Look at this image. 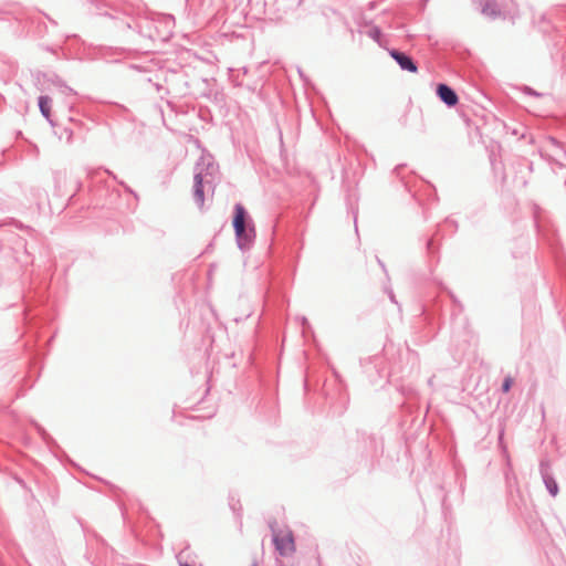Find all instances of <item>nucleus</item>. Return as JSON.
Wrapping results in <instances>:
<instances>
[{
    "mask_svg": "<svg viewBox=\"0 0 566 566\" xmlns=\"http://www.w3.org/2000/svg\"><path fill=\"white\" fill-rule=\"evenodd\" d=\"M273 544L281 556H291L296 551L293 532L289 527L272 528Z\"/></svg>",
    "mask_w": 566,
    "mask_h": 566,
    "instance_id": "obj_1",
    "label": "nucleus"
},
{
    "mask_svg": "<svg viewBox=\"0 0 566 566\" xmlns=\"http://www.w3.org/2000/svg\"><path fill=\"white\" fill-rule=\"evenodd\" d=\"M247 220V211L242 205H235L234 207V218H233V228L235 231L237 239L240 244L250 242L254 237V227L251 226L247 229L245 227Z\"/></svg>",
    "mask_w": 566,
    "mask_h": 566,
    "instance_id": "obj_2",
    "label": "nucleus"
},
{
    "mask_svg": "<svg viewBox=\"0 0 566 566\" xmlns=\"http://www.w3.org/2000/svg\"><path fill=\"white\" fill-rule=\"evenodd\" d=\"M437 94L448 106H454L458 103L457 94L446 84L438 85Z\"/></svg>",
    "mask_w": 566,
    "mask_h": 566,
    "instance_id": "obj_3",
    "label": "nucleus"
},
{
    "mask_svg": "<svg viewBox=\"0 0 566 566\" xmlns=\"http://www.w3.org/2000/svg\"><path fill=\"white\" fill-rule=\"evenodd\" d=\"M390 55L395 59V61L399 64V66L402 70H407V71H409L411 73H416L417 72L418 69H417L416 64L406 54H403L401 52H398V51H391Z\"/></svg>",
    "mask_w": 566,
    "mask_h": 566,
    "instance_id": "obj_4",
    "label": "nucleus"
},
{
    "mask_svg": "<svg viewBox=\"0 0 566 566\" xmlns=\"http://www.w3.org/2000/svg\"><path fill=\"white\" fill-rule=\"evenodd\" d=\"M193 197L197 207L201 210L205 206V191L202 185V177L200 174L195 176Z\"/></svg>",
    "mask_w": 566,
    "mask_h": 566,
    "instance_id": "obj_5",
    "label": "nucleus"
},
{
    "mask_svg": "<svg viewBox=\"0 0 566 566\" xmlns=\"http://www.w3.org/2000/svg\"><path fill=\"white\" fill-rule=\"evenodd\" d=\"M51 103L52 99L49 96H40L39 98L40 112L46 119L51 116Z\"/></svg>",
    "mask_w": 566,
    "mask_h": 566,
    "instance_id": "obj_6",
    "label": "nucleus"
},
{
    "mask_svg": "<svg viewBox=\"0 0 566 566\" xmlns=\"http://www.w3.org/2000/svg\"><path fill=\"white\" fill-rule=\"evenodd\" d=\"M547 489L549 490V493L555 496L558 492L557 483L553 479L546 480Z\"/></svg>",
    "mask_w": 566,
    "mask_h": 566,
    "instance_id": "obj_7",
    "label": "nucleus"
},
{
    "mask_svg": "<svg viewBox=\"0 0 566 566\" xmlns=\"http://www.w3.org/2000/svg\"><path fill=\"white\" fill-rule=\"evenodd\" d=\"M514 382V379L511 377V376H507L505 379H504V382L502 385V390L504 392H509V390L511 389L512 385Z\"/></svg>",
    "mask_w": 566,
    "mask_h": 566,
    "instance_id": "obj_8",
    "label": "nucleus"
},
{
    "mask_svg": "<svg viewBox=\"0 0 566 566\" xmlns=\"http://www.w3.org/2000/svg\"><path fill=\"white\" fill-rule=\"evenodd\" d=\"M373 38L375 40H378L379 39V35H380V31L378 29H375L371 33Z\"/></svg>",
    "mask_w": 566,
    "mask_h": 566,
    "instance_id": "obj_9",
    "label": "nucleus"
}]
</instances>
